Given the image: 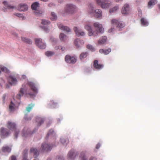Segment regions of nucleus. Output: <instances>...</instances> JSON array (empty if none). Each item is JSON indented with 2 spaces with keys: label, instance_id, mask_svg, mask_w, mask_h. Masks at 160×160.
<instances>
[{
  "label": "nucleus",
  "instance_id": "nucleus-1",
  "mask_svg": "<svg viewBox=\"0 0 160 160\" xmlns=\"http://www.w3.org/2000/svg\"><path fill=\"white\" fill-rule=\"evenodd\" d=\"M96 2L103 9H108L112 5V2L109 0H96Z\"/></svg>",
  "mask_w": 160,
  "mask_h": 160
},
{
  "label": "nucleus",
  "instance_id": "nucleus-2",
  "mask_svg": "<svg viewBox=\"0 0 160 160\" xmlns=\"http://www.w3.org/2000/svg\"><path fill=\"white\" fill-rule=\"evenodd\" d=\"M7 127L9 129L12 130H14V138L16 139L18 137V135L19 132V129L16 128V124L14 122L11 121H8L7 124Z\"/></svg>",
  "mask_w": 160,
  "mask_h": 160
},
{
  "label": "nucleus",
  "instance_id": "nucleus-3",
  "mask_svg": "<svg viewBox=\"0 0 160 160\" xmlns=\"http://www.w3.org/2000/svg\"><path fill=\"white\" fill-rule=\"evenodd\" d=\"M84 28L88 31V35L89 36H93L94 37L97 36V32L93 30L90 24H86L84 26Z\"/></svg>",
  "mask_w": 160,
  "mask_h": 160
},
{
  "label": "nucleus",
  "instance_id": "nucleus-4",
  "mask_svg": "<svg viewBox=\"0 0 160 160\" xmlns=\"http://www.w3.org/2000/svg\"><path fill=\"white\" fill-rule=\"evenodd\" d=\"M78 155V153L76 150L72 149L68 152L67 158L68 160H74Z\"/></svg>",
  "mask_w": 160,
  "mask_h": 160
},
{
  "label": "nucleus",
  "instance_id": "nucleus-5",
  "mask_svg": "<svg viewBox=\"0 0 160 160\" xmlns=\"http://www.w3.org/2000/svg\"><path fill=\"white\" fill-rule=\"evenodd\" d=\"M93 27L95 29L94 32H96L98 36L99 33H103L104 32V29L102 24L98 22H96L93 23Z\"/></svg>",
  "mask_w": 160,
  "mask_h": 160
},
{
  "label": "nucleus",
  "instance_id": "nucleus-6",
  "mask_svg": "<svg viewBox=\"0 0 160 160\" xmlns=\"http://www.w3.org/2000/svg\"><path fill=\"white\" fill-rule=\"evenodd\" d=\"M28 85L30 87L31 89L33 91L34 94H32L29 92H26V95H29L31 97H33L35 96V94L38 92V89L35 86L34 84L31 82H28Z\"/></svg>",
  "mask_w": 160,
  "mask_h": 160
},
{
  "label": "nucleus",
  "instance_id": "nucleus-7",
  "mask_svg": "<svg viewBox=\"0 0 160 160\" xmlns=\"http://www.w3.org/2000/svg\"><path fill=\"white\" fill-rule=\"evenodd\" d=\"M18 77V75L16 74H12L10 75L8 78V81L9 83L12 85H14L17 84L18 81L17 78Z\"/></svg>",
  "mask_w": 160,
  "mask_h": 160
},
{
  "label": "nucleus",
  "instance_id": "nucleus-8",
  "mask_svg": "<svg viewBox=\"0 0 160 160\" xmlns=\"http://www.w3.org/2000/svg\"><path fill=\"white\" fill-rule=\"evenodd\" d=\"M11 132L8 129L2 127L0 129V135L2 138L7 137L10 134Z\"/></svg>",
  "mask_w": 160,
  "mask_h": 160
},
{
  "label": "nucleus",
  "instance_id": "nucleus-9",
  "mask_svg": "<svg viewBox=\"0 0 160 160\" xmlns=\"http://www.w3.org/2000/svg\"><path fill=\"white\" fill-rule=\"evenodd\" d=\"M52 148V146L49 144L44 142L42 144L40 149L42 151L48 152L51 150Z\"/></svg>",
  "mask_w": 160,
  "mask_h": 160
},
{
  "label": "nucleus",
  "instance_id": "nucleus-10",
  "mask_svg": "<svg viewBox=\"0 0 160 160\" xmlns=\"http://www.w3.org/2000/svg\"><path fill=\"white\" fill-rule=\"evenodd\" d=\"M84 42L83 40L77 38L74 41V44L77 49L80 48L83 45Z\"/></svg>",
  "mask_w": 160,
  "mask_h": 160
},
{
  "label": "nucleus",
  "instance_id": "nucleus-11",
  "mask_svg": "<svg viewBox=\"0 0 160 160\" xmlns=\"http://www.w3.org/2000/svg\"><path fill=\"white\" fill-rule=\"evenodd\" d=\"M37 129H36L35 131H33V132H30L29 129L28 128H25L22 131V136L24 138H26L30 135L31 134L37 131Z\"/></svg>",
  "mask_w": 160,
  "mask_h": 160
},
{
  "label": "nucleus",
  "instance_id": "nucleus-12",
  "mask_svg": "<svg viewBox=\"0 0 160 160\" xmlns=\"http://www.w3.org/2000/svg\"><path fill=\"white\" fill-rule=\"evenodd\" d=\"M112 24L116 26L117 29L120 30V28L124 27V24L121 22L118 21L116 19H112Z\"/></svg>",
  "mask_w": 160,
  "mask_h": 160
},
{
  "label": "nucleus",
  "instance_id": "nucleus-13",
  "mask_svg": "<svg viewBox=\"0 0 160 160\" xmlns=\"http://www.w3.org/2000/svg\"><path fill=\"white\" fill-rule=\"evenodd\" d=\"M66 8L68 12L72 13L74 12L76 9V7L72 4H69L66 5Z\"/></svg>",
  "mask_w": 160,
  "mask_h": 160
},
{
  "label": "nucleus",
  "instance_id": "nucleus-14",
  "mask_svg": "<svg viewBox=\"0 0 160 160\" xmlns=\"http://www.w3.org/2000/svg\"><path fill=\"white\" fill-rule=\"evenodd\" d=\"M66 62L69 63L74 64L76 62V59L75 57L67 55L65 57Z\"/></svg>",
  "mask_w": 160,
  "mask_h": 160
},
{
  "label": "nucleus",
  "instance_id": "nucleus-15",
  "mask_svg": "<svg viewBox=\"0 0 160 160\" xmlns=\"http://www.w3.org/2000/svg\"><path fill=\"white\" fill-rule=\"evenodd\" d=\"M57 24L58 27L60 29L66 33L71 32V30L68 27L64 26L60 22L58 23Z\"/></svg>",
  "mask_w": 160,
  "mask_h": 160
},
{
  "label": "nucleus",
  "instance_id": "nucleus-16",
  "mask_svg": "<svg viewBox=\"0 0 160 160\" xmlns=\"http://www.w3.org/2000/svg\"><path fill=\"white\" fill-rule=\"evenodd\" d=\"M35 43L36 45L41 49H43L46 48V44L42 42L41 39H35Z\"/></svg>",
  "mask_w": 160,
  "mask_h": 160
},
{
  "label": "nucleus",
  "instance_id": "nucleus-17",
  "mask_svg": "<svg viewBox=\"0 0 160 160\" xmlns=\"http://www.w3.org/2000/svg\"><path fill=\"white\" fill-rule=\"evenodd\" d=\"M130 8L129 5L128 4H125L122 7L121 12L122 14L127 15L129 13Z\"/></svg>",
  "mask_w": 160,
  "mask_h": 160
},
{
  "label": "nucleus",
  "instance_id": "nucleus-18",
  "mask_svg": "<svg viewBox=\"0 0 160 160\" xmlns=\"http://www.w3.org/2000/svg\"><path fill=\"white\" fill-rule=\"evenodd\" d=\"M28 6L26 4H19L17 9L20 12H25L28 10Z\"/></svg>",
  "mask_w": 160,
  "mask_h": 160
},
{
  "label": "nucleus",
  "instance_id": "nucleus-19",
  "mask_svg": "<svg viewBox=\"0 0 160 160\" xmlns=\"http://www.w3.org/2000/svg\"><path fill=\"white\" fill-rule=\"evenodd\" d=\"M73 30L76 35L78 37L84 36L85 35V33L84 31L77 27H74Z\"/></svg>",
  "mask_w": 160,
  "mask_h": 160
},
{
  "label": "nucleus",
  "instance_id": "nucleus-20",
  "mask_svg": "<svg viewBox=\"0 0 160 160\" xmlns=\"http://www.w3.org/2000/svg\"><path fill=\"white\" fill-rule=\"evenodd\" d=\"M93 15L96 18L101 19L102 18V11L100 9H96L94 10Z\"/></svg>",
  "mask_w": 160,
  "mask_h": 160
},
{
  "label": "nucleus",
  "instance_id": "nucleus-21",
  "mask_svg": "<svg viewBox=\"0 0 160 160\" xmlns=\"http://www.w3.org/2000/svg\"><path fill=\"white\" fill-rule=\"evenodd\" d=\"M88 13L89 14L93 15L94 13L95 6L93 3H90L88 5Z\"/></svg>",
  "mask_w": 160,
  "mask_h": 160
},
{
  "label": "nucleus",
  "instance_id": "nucleus-22",
  "mask_svg": "<svg viewBox=\"0 0 160 160\" xmlns=\"http://www.w3.org/2000/svg\"><path fill=\"white\" fill-rule=\"evenodd\" d=\"M4 5L9 9H17V7L15 6L11 5L7 1H4L2 2Z\"/></svg>",
  "mask_w": 160,
  "mask_h": 160
},
{
  "label": "nucleus",
  "instance_id": "nucleus-23",
  "mask_svg": "<svg viewBox=\"0 0 160 160\" xmlns=\"http://www.w3.org/2000/svg\"><path fill=\"white\" fill-rule=\"evenodd\" d=\"M107 40L106 36H103L100 38L98 41V44L99 45H102L105 44Z\"/></svg>",
  "mask_w": 160,
  "mask_h": 160
},
{
  "label": "nucleus",
  "instance_id": "nucleus-24",
  "mask_svg": "<svg viewBox=\"0 0 160 160\" xmlns=\"http://www.w3.org/2000/svg\"><path fill=\"white\" fill-rule=\"evenodd\" d=\"M30 152L33 154V156L34 158H36L39 155L38 151L36 148H31L30 150Z\"/></svg>",
  "mask_w": 160,
  "mask_h": 160
},
{
  "label": "nucleus",
  "instance_id": "nucleus-25",
  "mask_svg": "<svg viewBox=\"0 0 160 160\" xmlns=\"http://www.w3.org/2000/svg\"><path fill=\"white\" fill-rule=\"evenodd\" d=\"M11 146H8L7 145L4 146L2 148V151L4 152L9 153L11 152Z\"/></svg>",
  "mask_w": 160,
  "mask_h": 160
},
{
  "label": "nucleus",
  "instance_id": "nucleus-26",
  "mask_svg": "<svg viewBox=\"0 0 160 160\" xmlns=\"http://www.w3.org/2000/svg\"><path fill=\"white\" fill-rule=\"evenodd\" d=\"M88 157L87 156L85 152H82L80 153L79 156V160H88Z\"/></svg>",
  "mask_w": 160,
  "mask_h": 160
},
{
  "label": "nucleus",
  "instance_id": "nucleus-27",
  "mask_svg": "<svg viewBox=\"0 0 160 160\" xmlns=\"http://www.w3.org/2000/svg\"><path fill=\"white\" fill-rule=\"evenodd\" d=\"M40 7V3L38 2H35L33 3L31 6L32 9L33 10L38 9Z\"/></svg>",
  "mask_w": 160,
  "mask_h": 160
},
{
  "label": "nucleus",
  "instance_id": "nucleus-28",
  "mask_svg": "<svg viewBox=\"0 0 160 160\" xmlns=\"http://www.w3.org/2000/svg\"><path fill=\"white\" fill-rule=\"evenodd\" d=\"M34 106V104L32 103L29 104L28 106L26 107V110L24 111V113L27 114V113L29 112Z\"/></svg>",
  "mask_w": 160,
  "mask_h": 160
},
{
  "label": "nucleus",
  "instance_id": "nucleus-29",
  "mask_svg": "<svg viewBox=\"0 0 160 160\" xmlns=\"http://www.w3.org/2000/svg\"><path fill=\"white\" fill-rule=\"evenodd\" d=\"M98 61L96 60L94 62V67L95 68L97 69H100L103 68V66L102 65L99 64L98 63Z\"/></svg>",
  "mask_w": 160,
  "mask_h": 160
},
{
  "label": "nucleus",
  "instance_id": "nucleus-30",
  "mask_svg": "<svg viewBox=\"0 0 160 160\" xmlns=\"http://www.w3.org/2000/svg\"><path fill=\"white\" fill-rule=\"evenodd\" d=\"M25 89L24 88H21L18 94L17 95V98L18 99H20L21 97L24 94V91Z\"/></svg>",
  "mask_w": 160,
  "mask_h": 160
},
{
  "label": "nucleus",
  "instance_id": "nucleus-31",
  "mask_svg": "<svg viewBox=\"0 0 160 160\" xmlns=\"http://www.w3.org/2000/svg\"><path fill=\"white\" fill-rule=\"evenodd\" d=\"M158 2L156 0H151L149 1L148 3V8H151L152 6L155 5Z\"/></svg>",
  "mask_w": 160,
  "mask_h": 160
},
{
  "label": "nucleus",
  "instance_id": "nucleus-32",
  "mask_svg": "<svg viewBox=\"0 0 160 160\" xmlns=\"http://www.w3.org/2000/svg\"><path fill=\"white\" fill-rule=\"evenodd\" d=\"M119 9V6L117 5L114 7L111 8L109 9V12L110 13H114L116 12Z\"/></svg>",
  "mask_w": 160,
  "mask_h": 160
},
{
  "label": "nucleus",
  "instance_id": "nucleus-33",
  "mask_svg": "<svg viewBox=\"0 0 160 160\" xmlns=\"http://www.w3.org/2000/svg\"><path fill=\"white\" fill-rule=\"evenodd\" d=\"M111 52V49L110 48L108 49L107 50H104L102 49H100L99 52L101 53H103L105 55L108 54Z\"/></svg>",
  "mask_w": 160,
  "mask_h": 160
},
{
  "label": "nucleus",
  "instance_id": "nucleus-34",
  "mask_svg": "<svg viewBox=\"0 0 160 160\" xmlns=\"http://www.w3.org/2000/svg\"><path fill=\"white\" fill-rule=\"evenodd\" d=\"M67 36L63 33H61L59 35V38L61 41H65L67 39Z\"/></svg>",
  "mask_w": 160,
  "mask_h": 160
},
{
  "label": "nucleus",
  "instance_id": "nucleus-35",
  "mask_svg": "<svg viewBox=\"0 0 160 160\" xmlns=\"http://www.w3.org/2000/svg\"><path fill=\"white\" fill-rule=\"evenodd\" d=\"M140 21L142 24L143 26H146L148 25L149 23L148 22L145 18H142L141 19Z\"/></svg>",
  "mask_w": 160,
  "mask_h": 160
},
{
  "label": "nucleus",
  "instance_id": "nucleus-36",
  "mask_svg": "<svg viewBox=\"0 0 160 160\" xmlns=\"http://www.w3.org/2000/svg\"><path fill=\"white\" fill-rule=\"evenodd\" d=\"M51 19L53 21L56 20L57 19V16L56 13L54 12H52L51 14Z\"/></svg>",
  "mask_w": 160,
  "mask_h": 160
},
{
  "label": "nucleus",
  "instance_id": "nucleus-37",
  "mask_svg": "<svg viewBox=\"0 0 160 160\" xmlns=\"http://www.w3.org/2000/svg\"><path fill=\"white\" fill-rule=\"evenodd\" d=\"M41 23L42 25L44 26L49 24L50 23V22L48 20L43 19L41 20Z\"/></svg>",
  "mask_w": 160,
  "mask_h": 160
},
{
  "label": "nucleus",
  "instance_id": "nucleus-38",
  "mask_svg": "<svg viewBox=\"0 0 160 160\" xmlns=\"http://www.w3.org/2000/svg\"><path fill=\"white\" fill-rule=\"evenodd\" d=\"M88 55V53L87 52H83L80 55V59L81 60H83L84 58H86Z\"/></svg>",
  "mask_w": 160,
  "mask_h": 160
},
{
  "label": "nucleus",
  "instance_id": "nucleus-39",
  "mask_svg": "<svg viewBox=\"0 0 160 160\" xmlns=\"http://www.w3.org/2000/svg\"><path fill=\"white\" fill-rule=\"evenodd\" d=\"M61 142L64 145H66L68 143V140L67 139H65L62 138L60 139Z\"/></svg>",
  "mask_w": 160,
  "mask_h": 160
},
{
  "label": "nucleus",
  "instance_id": "nucleus-40",
  "mask_svg": "<svg viewBox=\"0 0 160 160\" xmlns=\"http://www.w3.org/2000/svg\"><path fill=\"white\" fill-rule=\"evenodd\" d=\"M22 40L23 42L31 44L32 43V41L30 40L25 37H22Z\"/></svg>",
  "mask_w": 160,
  "mask_h": 160
},
{
  "label": "nucleus",
  "instance_id": "nucleus-41",
  "mask_svg": "<svg viewBox=\"0 0 160 160\" xmlns=\"http://www.w3.org/2000/svg\"><path fill=\"white\" fill-rule=\"evenodd\" d=\"M9 108L11 112L15 110V104L11 101L9 106Z\"/></svg>",
  "mask_w": 160,
  "mask_h": 160
},
{
  "label": "nucleus",
  "instance_id": "nucleus-42",
  "mask_svg": "<svg viewBox=\"0 0 160 160\" xmlns=\"http://www.w3.org/2000/svg\"><path fill=\"white\" fill-rule=\"evenodd\" d=\"M52 136L53 137L55 136V132L54 130L52 129H50L48 132L46 138H47L48 136Z\"/></svg>",
  "mask_w": 160,
  "mask_h": 160
},
{
  "label": "nucleus",
  "instance_id": "nucleus-43",
  "mask_svg": "<svg viewBox=\"0 0 160 160\" xmlns=\"http://www.w3.org/2000/svg\"><path fill=\"white\" fill-rule=\"evenodd\" d=\"M44 121V119L41 118H38L36 120V121L38 123V126H40L43 123Z\"/></svg>",
  "mask_w": 160,
  "mask_h": 160
},
{
  "label": "nucleus",
  "instance_id": "nucleus-44",
  "mask_svg": "<svg viewBox=\"0 0 160 160\" xmlns=\"http://www.w3.org/2000/svg\"><path fill=\"white\" fill-rule=\"evenodd\" d=\"M28 154V151L26 150H24L23 152V156L22 160H29L27 159Z\"/></svg>",
  "mask_w": 160,
  "mask_h": 160
},
{
  "label": "nucleus",
  "instance_id": "nucleus-45",
  "mask_svg": "<svg viewBox=\"0 0 160 160\" xmlns=\"http://www.w3.org/2000/svg\"><path fill=\"white\" fill-rule=\"evenodd\" d=\"M55 49L56 50L59 49L62 51H64L65 50V48L61 46H56L55 47Z\"/></svg>",
  "mask_w": 160,
  "mask_h": 160
},
{
  "label": "nucleus",
  "instance_id": "nucleus-46",
  "mask_svg": "<svg viewBox=\"0 0 160 160\" xmlns=\"http://www.w3.org/2000/svg\"><path fill=\"white\" fill-rule=\"evenodd\" d=\"M34 12L36 15L40 16L42 14V11L41 10L37 9L34 11Z\"/></svg>",
  "mask_w": 160,
  "mask_h": 160
},
{
  "label": "nucleus",
  "instance_id": "nucleus-47",
  "mask_svg": "<svg viewBox=\"0 0 160 160\" xmlns=\"http://www.w3.org/2000/svg\"><path fill=\"white\" fill-rule=\"evenodd\" d=\"M40 27L46 32H48L49 31V30L47 26L41 25Z\"/></svg>",
  "mask_w": 160,
  "mask_h": 160
},
{
  "label": "nucleus",
  "instance_id": "nucleus-48",
  "mask_svg": "<svg viewBox=\"0 0 160 160\" xmlns=\"http://www.w3.org/2000/svg\"><path fill=\"white\" fill-rule=\"evenodd\" d=\"M55 54V52H53L48 51L46 53V55L48 57L51 56Z\"/></svg>",
  "mask_w": 160,
  "mask_h": 160
},
{
  "label": "nucleus",
  "instance_id": "nucleus-49",
  "mask_svg": "<svg viewBox=\"0 0 160 160\" xmlns=\"http://www.w3.org/2000/svg\"><path fill=\"white\" fill-rule=\"evenodd\" d=\"M87 48L88 49L92 51H93L95 50V48L94 47L91 45H88L87 46Z\"/></svg>",
  "mask_w": 160,
  "mask_h": 160
},
{
  "label": "nucleus",
  "instance_id": "nucleus-50",
  "mask_svg": "<svg viewBox=\"0 0 160 160\" xmlns=\"http://www.w3.org/2000/svg\"><path fill=\"white\" fill-rule=\"evenodd\" d=\"M50 104V107L52 108H55L57 106L56 104L54 103V102H53V101H51V103Z\"/></svg>",
  "mask_w": 160,
  "mask_h": 160
},
{
  "label": "nucleus",
  "instance_id": "nucleus-51",
  "mask_svg": "<svg viewBox=\"0 0 160 160\" xmlns=\"http://www.w3.org/2000/svg\"><path fill=\"white\" fill-rule=\"evenodd\" d=\"M115 29L114 28H111L108 30V32L109 33H113L115 32Z\"/></svg>",
  "mask_w": 160,
  "mask_h": 160
},
{
  "label": "nucleus",
  "instance_id": "nucleus-52",
  "mask_svg": "<svg viewBox=\"0 0 160 160\" xmlns=\"http://www.w3.org/2000/svg\"><path fill=\"white\" fill-rule=\"evenodd\" d=\"M14 15L18 16L19 17H23V15L22 14L19 13H14Z\"/></svg>",
  "mask_w": 160,
  "mask_h": 160
},
{
  "label": "nucleus",
  "instance_id": "nucleus-53",
  "mask_svg": "<svg viewBox=\"0 0 160 160\" xmlns=\"http://www.w3.org/2000/svg\"><path fill=\"white\" fill-rule=\"evenodd\" d=\"M27 114H25V116H24V118L27 121L30 120L31 119V117H28V116H27Z\"/></svg>",
  "mask_w": 160,
  "mask_h": 160
},
{
  "label": "nucleus",
  "instance_id": "nucleus-54",
  "mask_svg": "<svg viewBox=\"0 0 160 160\" xmlns=\"http://www.w3.org/2000/svg\"><path fill=\"white\" fill-rule=\"evenodd\" d=\"M58 158L59 160H64V159L63 157L62 156H58Z\"/></svg>",
  "mask_w": 160,
  "mask_h": 160
},
{
  "label": "nucleus",
  "instance_id": "nucleus-55",
  "mask_svg": "<svg viewBox=\"0 0 160 160\" xmlns=\"http://www.w3.org/2000/svg\"><path fill=\"white\" fill-rule=\"evenodd\" d=\"M10 160H17L16 157L14 155H12L11 158Z\"/></svg>",
  "mask_w": 160,
  "mask_h": 160
},
{
  "label": "nucleus",
  "instance_id": "nucleus-56",
  "mask_svg": "<svg viewBox=\"0 0 160 160\" xmlns=\"http://www.w3.org/2000/svg\"><path fill=\"white\" fill-rule=\"evenodd\" d=\"M55 5L53 3H50L48 4V6L50 7H52V6H54Z\"/></svg>",
  "mask_w": 160,
  "mask_h": 160
},
{
  "label": "nucleus",
  "instance_id": "nucleus-57",
  "mask_svg": "<svg viewBox=\"0 0 160 160\" xmlns=\"http://www.w3.org/2000/svg\"><path fill=\"white\" fill-rule=\"evenodd\" d=\"M89 160H96V158L95 157H91L89 158Z\"/></svg>",
  "mask_w": 160,
  "mask_h": 160
},
{
  "label": "nucleus",
  "instance_id": "nucleus-58",
  "mask_svg": "<svg viewBox=\"0 0 160 160\" xmlns=\"http://www.w3.org/2000/svg\"><path fill=\"white\" fill-rule=\"evenodd\" d=\"M5 97H6V95H4L2 97V100H3V103H4L5 102Z\"/></svg>",
  "mask_w": 160,
  "mask_h": 160
},
{
  "label": "nucleus",
  "instance_id": "nucleus-59",
  "mask_svg": "<svg viewBox=\"0 0 160 160\" xmlns=\"http://www.w3.org/2000/svg\"><path fill=\"white\" fill-rule=\"evenodd\" d=\"M100 146V145L99 143H98L96 146V148L98 149Z\"/></svg>",
  "mask_w": 160,
  "mask_h": 160
},
{
  "label": "nucleus",
  "instance_id": "nucleus-60",
  "mask_svg": "<svg viewBox=\"0 0 160 160\" xmlns=\"http://www.w3.org/2000/svg\"><path fill=\"white\" fill-rule=\"evenodd\" d=\"M26 78V76L25 75H22V78L21 79H25Z\"/></svg>",
  "mask_w": 160,
  "mask_h": 160
},
{
  "label": "nucleus",
  "instance_id": "nucleus-61",
  "mask_svg": "<svg viewBox=\"0 0 160 160\" xmlns=\"http://www.w3.org/2000/svg\"><path fill=\"white\" fill-rule=\"evenodd\" d=\"M51 40L52 41H53V42L54 41L55 42H57V40H56V39H55L54 38H51Z\"/></svg>",
  "mask_w": 160,
  "mask_h": 160
},
{
  "label": "nucleus",
  "instance_id": "nucleus-62",
  "mask_svg": "<svg viewBox=\"0 0 160 160\" xmlns=\"http://www.w3.org/2000/svg\"><path fill=\"white\" fill-rule=\"evenodd\" d=\"M12 34L13 35H14L16 37L18 36V34L17 33H16L15 32H13Z\"/></svg>",
  "mask_w": 160,
  "mask_h": 160
},
{
  "label": "nucleus",
  "instance_id": "nucleus-63",
  "mask_svg": "<svg viewBox=\"0 0 160 160\" xmlns=\"http://www.w3.org/2000/svg\"><path fill=\"white\" fill-rule=\"evenodd\" d=\"M117 2H119L123 1V0H115Z\"/></svg>",
  "mask_w": 160,
  "mask_h": 160
},
{
  "label": "nucleus",
  "instance_id": "nucleus-64",
  "mask_svg": "<svg viewBox=\"0 0 160 160\" xmlns=\"http://www.w3.org/2000/svg\"><path fill=\"white\" fill-rule=\"evenodd\" d=\"M40 0L41 1H43V2H47L48 1V0Z\"/></svg>",
  "mask_w": 160,
  "mask_h": 160
}]
</instances>
